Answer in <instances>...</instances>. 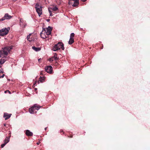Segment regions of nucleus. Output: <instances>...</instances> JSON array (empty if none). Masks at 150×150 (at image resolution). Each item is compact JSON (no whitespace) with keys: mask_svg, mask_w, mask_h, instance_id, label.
I'll list each match as a JSON object with an SVG mask.
<instances>
[{"mask_svg":"<svg viewBox=\"0 0 150 150\" xmlns=\"http://www.w3.org/2000/svg\"><path fill=\"white\" fill-rule=\"evenodd\" d=\"M12 49V47H5L3 48L2 50L0 51V57H1L3 54L6 56L7 55Z\"/></svg>","mask_w":150,"mask_h":150,"instance_id":"obj_1","label":"nucleus"},{"mask_svg":"<svg viewBox=\"0 0 150 150\" xmlns=\"http://www.w3.org/2000/svg\"><path fill=\"white\" fill-rule=\"evenodd\" d=\"M64 48L63 43L62 42H59L54 46L52 50L54 51H56L60 49H62V50H64Z\"/></svg>","mask_w":150,"mask_h":150,"instance_id":"obj_2","label":"nucleus"},{"mask_svg":"<svg viewBox=\"0 0 150 150\" xmlns=\"http://www.w3.org/2000/svg\"><path fill=\"white\" fill-rule=\"evenodd\" d=\"M10 28L9 27L5 28L0 30V36H4L7 34Z\"/></svg>","mask_w":150,"mask_h":150,"instance_id":"obj_3","label":"nucleus"},{"mask_svg":"<svg viewBox=\"0 0 150 150\" xmlns=\"http://www.w3.org/2000/svg\"><path fill=\"white\" fill-rule=\"evenodd\" d=\"M38 105L35 104L29 109V112L30 114H34L37 112Z\"/></svg>","mask_w":150,"mask_h":150,"instance_id":"obj_4","label":"nucleus"},{"mask_svg":"<svg viewBox=\"0 0 150 150\" xmlns=\"http://www.w3.org/2000/svg\"><path fill=\"white\" fill-rule=\"evenodd\" d=\"M53 68L51 66H48L45 67V71L47 73L50 74H52V73Z\"/></svg>","mask_w":150,"mask_h":150,"instance_id":"obj_5","label":"nucleus"},{"mask_svg":"<svg viewBox=\"0 0 150 150\" xmlns=\"http://www.w3.org/2000/svg\"><path fill=\"white\" fill-rule=\"evenodd\" d=\"M45 30L46 33H45L47 35H50L51 34L52 29L50 26H49Z\"/></svg>","mask_w":150,"mask_h":150,"instance_id":"obj_6","label":"nucleus"},{"mask_svg":"<svg viewBox=\"0 0 150 150\" xmlns=\"http://www.w3.org/2000/svg\"><path fill=\"white\" fill-rule=\"evenodd\" d=\"M12 16H11L10 15H9L8 13H6L5 14V15L4 17H2L1 18V20L2 21H4L6 19H10L11 18H12Z\"/></svg>","mask_w":150,"mask_h":150,"instance_id":"obj_7","label":"nucleus"},{"mask_svg":"<svg viewBox=\"0 0 150 150\" xmlns=\"http://www.w3.org/2000/svg\"><path fill=\"white\" fill-rule=\"evenodd\" d=\"M11 114H8L7 113H4V117L5 118V120H7L9 119L11 115Z\"/></svg>","mask_w":150,"mask_h":150,"instance_id":"obj_8","label":"nucleus"},{"mask_svg":"<svg viewBox=\"0 0 150 150\" xmlns=\"http://www.w3.org/2000/svg\"><path fill=\"white\" fill-rule=\"evenodd\" d=\"M45 79V77L44 76H40L39 78V80H38V83H42L44 81Z\"/></svg>","mask_w":150,"mask_h":150,"instance_id":"obj_9","label":"nucleus"},{"mask_svg":"<svg viewBox=\"0 0 150 150\" xmlns=\"http://www.w3.org/2000/svg\"><path fill=\"white\" fill-rule=\"evenodd\" d=\"M74 1L72 6L74 7H77L79 3V0H74Z\"/></svg>","mask_w":150,"mask_h":150,"instance_id":"obj_10","label":"nucleus"},{"mask_svg":"<svg viewBox=\"0 0 150 150\" xmlns=\"http://www.w3.org/2000/svg\"><path fill=\"white\" fill-rule=\"evenodd\" d=\"M46 33L45 30H43L42 32L40 33V35L41 37L42 38H45L47 37L46 35H44V33Z\"/></svg>","mask_w":150,"mask_h":150,"instance_id":"obj_11","label":"nucleus"},{"mask_svg":"<svg viewBox=\"0 0 150 150\" xmlns=\"http://www.w3.org/2000/svg\"><path fill=\"white\" fill-rule=\"evenodd\" d=\"M20 25L22 27H25L26 25V24L23 21L22 19H21L20 20Z\"/></svg>","mask_w":150,"mask_h":150,"instance_id":"obj_12","label":"nucleus"},{"mask_svg":"<svg viewBox=\"0 0 150 150\" xmlns=\"http://www.w3.org/2000/svg\"><path fill=\"white\" fill-rule=\"evenodd\" d=\"M25 134L27 136H32L33 135V133L32 132H30L28 130H27L26 131Z\"/></svg>","mask_w":150,"mask_h":150,"instance_id":"obj_13","label":"nucleus"},{"mask_svg":"<svg viewBox=\"0 0 150 150\" xmlns=\"http://www.w3.org/2000/svg\"><path fill=\"white\" fill-rule=\"evenodd\" d=\"M42 7L40 6V7H38V15L39 16L42 14Z\"/></svg>","mask_w":150,"mask_h":150,"instance_id":"obj_14","label":"nucleus"},{"mask_svg":"<svg viewBox=\"0 0 150 150\" xmlns=\"http://www.w3.org/2000/svg\"><path fill=\"white\" fill-rule=\"evenodd\" d=\"M10 136L8 137H6L4 140V143L7 144L9 141Z\"/></svg>","mask_w":150,"mask_h":150,"instance_id":"obj_15","label":"nucleus"},{"mask_svg":"<svg viewBox=\"0 0 150 150\" xmlns=\"http://www.w3.org/2000/svg\"><path fill=\"white\" fill-rule=\"evenodd\" d=\"M51 9L53 11H57L58 10V8L56 6H53L51 8Z\"/></svg>","mask_w":150,"mask_h":150,"instance_id":"obj_16","label":"nucleus"},{"mask_svg":"<svg viewBox=\"0 0 150 150\" xmlns=\"http://www.w3.org/2000/svg\"><path fill=\"white\" fill-rule=\"evenodd\" d=\"M74 42V38H70L69 40V44L70 45L72 44Z\"/></svg>","mask_w":150,"mask_h":150,"instance_id":"obj_17","label":"nucleus"},{"mask_svg":"<svg viewBox=\"0 0 150 150\" xmlns=\"http://www.w3.org/2000/svg\"><path fill=\"white\" fill-rule=\"evenodd\" d=\"M6 61V60L4 59H0V65H1L3 64Z\"/></svg>","mask_w":150,"mask_h":150,"instance_id":"obj_18","label":"nucleus"},{"mask_svg":"<svg viewBox=\"0 0 150 150\" xmlns=\"http://www.w3.org/2000/svg\"><path fill=\"white\" fill-rule=\"evenodd\" d=\"M53 58L55 60H57L59 58L57 57V54L56 53L54 54V56L53 57Z\"/></svg>","mask_w":150,"mask_h":150,"instance_id":"obj_19","label":"nucleus"},{"mask_svg":"<svg viewBox=\"0 0 150 150\" xmlns=\"http://www.w3.org/2000/svg\"><path fill=\"white\" fill-rule=\"evenodd\" d=\"M31 35V33H30L28 35H27V40L29 41H31L32 40H30V36Z\"/></svg>","mask_w":150,"mask_h":150,"instance_id":"obj_20","label":"nucleus"},{"mask_svg":"<svg viewBox=\"0 0 150 150\" xmlns=\"http://www.w3.org/2000/svg\"><path fill=\"white\" fill-rule=\"evenodd\" d=\"M73 2H74V0L73 1V0H69L68 2V4L69 5H72V4H73Z\"/></svg>","mask_w":150,"mask_h":150,"instance_id":"obj_21","label":"nucleus"},{"mask_svg":"<svg viewBox=\"0 0 150 150\" xmlns=\"http://www.w3.org/2000/svg\"><path fill=\"white\" fill-rule=\"evenodd\" d=\"M45 72L44 71H41L40 73V75H42L41 76H44V75L45 74Z\"/></svg>","mask_w":150,"mask_h":150,"instance_id":"obj_22","label":"nucleus"},{"mask_svg":"<svg viewBox=\"0 0 150 150\" xmlns=\"http://www.w3.org/2000/svg\"><path fill=\"white\" fill-rule=\"evenodd\" d=\"M32 49L36 52L38 51V47H35V46L32 47Z\"/></svg>","mask_w":150,"mask_h":150,"instance_id":"obj_23","label":"nucleus"},{"mask_svg":"<svg viewBox=\"0 0 150 150\" xmlns=\"http://www.w3.org/2000/svg\"><path fill=\"white\" fill-rule=\"evenodd\" d=\"M74 36V33H71L70 36V38H73Z\"/></svg>","mask_w":150,"mask_h":150,"instance_id":"obj_24","label":"nucleus"},{"mask_svg":"<svg viewBox=\"0 0 150 150\" xmlns=\"http://www.w3.org/2000/svg\"><path fill=\"white\" fill-rule=\"evenodd\" d=\"M35 8L36 10V11L38 13V3H36L35 5Z\"/></svg>","mask_w":150,"mask_h":150,"instance_id":"obj_25","label":"nucleus"},{"mask_svg":"<svg viewBox=\"0 0 150 150\" xmlns=\"http://www.w3.org/2000/svg\"><path fill=\"white\" fill-rule=\"evenodd\" d=\"M37 81H35L34 82L33 85V87H34L35 86H37Z\"/></svg>","mask_w":150,"mask_h":150,"instance_id":"obj_26","label":"nucleus"},{"mask_svg":"<svg viewBox=\"0 0 150 150\" xmlns=\"http://www.w3.org/2000/svg\"><path fill=\"white\" fill-rule=\"evenodd\" d=\"M54 59L53 58V57H52V58H50L49 60L50 62H52L53 61Z\"/></svg>","mask_w":150,"mask_h":150,"instance_id":"obj_27","label":"nucleus"},{"mask_svg":"<svg viewBox=\"0 0 150 150\" xmlns=\"http://www.w3.org/2000/svg\"><path fill=\"white\" fill-rule=\"evenodd\" d=\"M6 144L4 143V144H2L1 145V147L2 148L4 147L6 145Z\"/></svg>","mask_w":150,"mask_h":150,"instance_id":"obj_28","label":"nucleus"},{"mask_svg":"<svg viewBox=\"0 0 150 150\" xmlns=\"http://www.w3.org/2000/svg\"><path fill=\"white\" fill-rule=\"evenodd\" d=\"M4 76L5 75L4 74H3L2 75L0 76V78H3L4 77Z\"/></svg>","mask_w":150,"mask_h":150,"instance_id":"obj_29","label":"nucleus"},{"mask_svg":"<svg viewBox=\"0 0 150 150\" xmlns=\"http://www.w3.org/2000/svg\"><path fill=\"white\" fill-rule=\"evenodd\" d=\"M3 73L4 71L1 70V69H0V73Z\"/></svg>","mask_w":150,"mask_h":150,"instance_id":"obj_30","label":"nucleus"},{"mask_svg":"<svg viewBox=\"0 0 150 150\" xmlns=\"http://www.w3.org/2000/svg\"><path fill=\"white\" fill-rule=\"evenodd\" d=\"M6 91H8V93H11V92H10L8 91V90H6V91H5V93H6Z\"/></svg>","mask_w":150,"mask_h":150,"instance_id":"obj_31","label":"nucleus"},{"mask_svg":"<svg viewBox=\"0 0 150 150\" xmlns=\"http://www.w3.org/2000/svg\"><path fill=\"white\" fill-rule=\"evenodd\" d=\"M68 137L69 138H72L73 137V135H71L70 136H68Z\"/></svg>","mask_w":150,"mask_h":150,"instance_id":"obj_32","label":"nucleus"},{"mask_svg":"<svg viewBox=\"0 0 150 150\" xmlns=\"http://www.w3.org/2000/svg\"><path fill=\"white\" fill-rule=\"evenodd\" d=\"M41 106H40V105H38V110L40 108H41Z\"/></svg>","mask_w":150,"mask_h":150,"instance_id":"obj_33","label":"nucleus"},{"mask_svg":"<svg viewBox=\"0 0 150 150\" xmlns=\"http://www.w3.org/2000/svg\"><path fill=\"white\" fill-rule=\"evenodd\" d=\"M87 0H81V1L83 2H85Z\"/></svg>","mask_w":150,"mask_h":150,"instance_id":"obj_34","label":"nucleus"},{"mask_svg":"<svg viewBox=\"0 0 150 150\" xmlns=\"http://www.w3.org/2000/svg\"><path fill=\"white\" fill-rule=\"evenodd\" d=\"M48 11H49V13H50V12H51L50 10V9H49V8H48Z\"/></svg>","mask_w":150,"mask_h":150,"instance_id":"obj_35","label":"nucleus"},{"mask_svg":"<svg viewBox=\"0 0 150 150\" xmlns=\"http://www.w3.org/2000/svg\"><path fill=\"white\" fill-rule=\"evenodd\" d=\"M50 16H52V13L51 12L50 13Z\"/></svg>","mask_w":150,"mask_h":150,"instance_id":"obj_36","label":"nucleus"},{"mask_svg":"<svg viewBox=\"0 0 150 150\" xmlns=\"http://www.w3.org/2000/svg\"><path fill=\"white\" fill-rule=\"evenodd\" d=\"M41 60V58H40L39 59H38V61L40 62Z\"/></svg>","mask_w":150,"mask_h":150,"instance_id":"obj_37","label":"nucleus"},{"mask_svg":"<svg viewBox=\"0 0 150 150\" xmlns=\"http://www.w3.org/2000/svg\"><path fill=\"white\" fill-rule=\"evenodd\" d=\"M41 49H40V47H38V51L40 50Z\"/></svg>","mask_w":150,"mask_h":150,"instance_id":"obj_38","label":"nucleus"},{"mask_svg":"<svg viewBox=\"0 0 150 150\" xmlns=\"http://www.w3.org/2000/svg\"><path fill=\"white\" fill-rule=\"evenodd\" d=\"M37 90V88H35V91H36V90Z\"/></svg>","mask_w":150,"mask_h":150,"instance_id":"obj_39","label":"nucleus"},{"mask_svg":"<svg viewBox=\"0 0 150 150\" xmlns=\"http://www.w3.org/2000/svg\"><path fill=\"white\" fill-rule=\"evenodd\" d=\"M4 126H6V124H4Z\"/></svg>","mask_w":150,"mask_h":150,"instance_id":"obj_40","label":"nucleus"},{"mask_svg":"<svg viewBox=\"0 0 150 150\" xmlns=\"http://www.w3.org/2000/svg\"><path fill=\"white\" fill-rule=\"evenodd\" d=\"M60 132H63V130H60Z\"/></svg>","mask_w":150,"mask_h":150,"instance_id":"obj_41","label":"nucleus"},{"mask_svg":"<svg viewBox=\"0 0 150 150\" xmlns=\"http://www.w3.org/2000/svg\"><path fill=\"white\" fill-rule=\"evenodd\" d=\"M3 21L1 20V19H0V21Z\"/></svg>","mask_w":150,"mask_h":150,"instance_id":"obj_42","label":"nucleus"},{"mask_svg":"<svg viewBox=\"0 0 150 150\" xmlns=\"http://www.w3.org/2000/svg\"><path fill=\"white\" fill-rule=\"evenodd\" d=\"M40 142H38V145L39 144Z\"/></svg>","mask_w":150,"mask_h":150,"instance_id":"obj_43","label":"nucleus"},{"mask_svg":"<svg viewBox=\"0 0 150 150\" xmlns=\"http://www.w3.org/2000/svg\"><path fill=\"white\" fill-rule=\"evenodd\" d=\"M50 21V19H47V21Z\"/></svg>","mask_w":150,"mask_h":150,"instance_id":"obj_44","label":"nucleus"},{"mask_svg":"<svg viewBox=\"0 0 150 150\" xmlns=\"http://www.w3.org/2000/svg\"><path fill=\"white\" fill-rule=\"evenodd\" d=\"M44 35H46V34H45V33H44Z\"/></svg>","mask_w":150,"mask_h":150,"instance_id":"obj_45","label":"nucleus"},{"mask_svg":"<svg viewBox=\"0 0 150 150\" xmlns=\"http://www.w3.org/2000/svg\"><path fill=\"white\" fill-rule=\"evenodd\" d=\"M46 128H45V130L46 129Z\"/></svg>","mask_w":150,"mask_h":150,"instance_id":"obj_46","label":"nucleus"},{"mask_svg":"<svg viewBox=\"0 0 150 150\" xmlns=\"http://www.w3.org/2000/svg\"><path fill=\"white\" fill-rule=\"evenodd\" d=\"M38 7H39V5L38 4Z\"/></svg>","mask_w":150,"mask_h":150,"instance_id":"obj_47","label":"nucleus"},{"mask_svg":"<svg viewBox=\"0 0 150 150\" xmlns=\"http://www.w3.org/2000/svg\"><path fill=\"white\" fill-rule=\"evenodd\" d=\"M8 80L9 81H10V80L9 79H8Z\"/></svg>","mask_w":150,"mask_h":150,"instance_id":"obj_48","label":"nucleus"},{"mask_svg":"<svg viewBox=\"0 0 150 150\" xmlns=\"http://www.w3.org/2000/svg\"><path fill=\"white\" fill-rule=\"evenodd\" d=\"M1 65H0V68H1Z\"/></svg>","mask_w":150,"mask_h":150,"instance_id":"obj_49","label":"nucleus"},{"mask_svg":"<svg viewBox=\"0 0 150 150\" xmlns=\"http://www.w3.org/2000/svg\"><path fill=\"white\" fill-rule=\"evenodd\" d=\"M8 92V91H6V92Z\"/></svg>","mask_w":150,"mask_h":150,"instance_id":"obj_50","label":"nucleus"},{"mask_svg":"<svg viewBox=\"0 0 150 150\" xmlns=\"http://www.w3.org/2000/svg\"><path fill=\"white\" fill-rule=\"evenodd\" d=\"M36 144H38V142L36 143Z\"/></svg>","mask_w":150,"mask_h":150,"instance_id":"obj_51","label":"nucleus"}]
</instances>
